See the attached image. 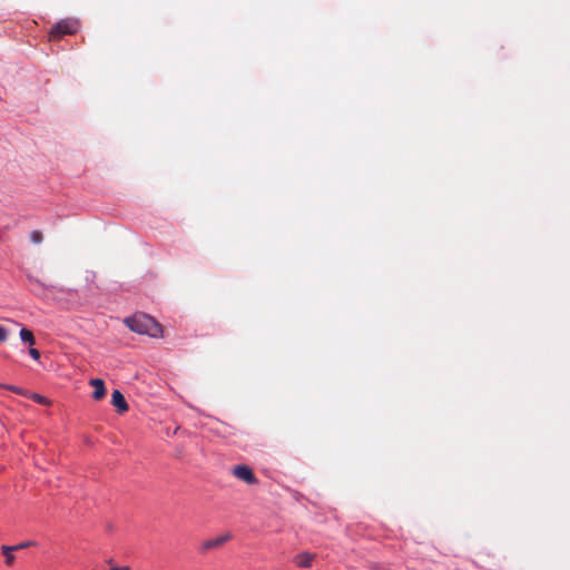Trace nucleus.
I'll list each match as a JSON object with an SVG mask.
<instances>
[{"instance_id":"obj_1","label":"nucleus","mask_w":570,"mask_h":570,"mask_svg":"<svg viewBox=\"0 0 570 570\" xmlns=\"http://www.w3.org/2000/svg\"><path fill=\"white\" fill-rule=\"evenodd\" d=\"M126 325L138 334H146L150 337H159L163 334L161 325L147 314H136L125 320Z\"/></svg>"},{"instance_id":"obj_2","label":"nucleus","mask_w":570,"mask_h":570,"mask_svg":"<svg viewBox=\"0 0 570 570\" xmlns=\"http://www.w3.org/2000/svg\"><path fill=\"white\" fill-rule=\"evenodd\" d=\"M78 28H79V23L77 20L63 19V20L57 22L52 27V29L49 33V38H50V40H59L60 38H62L66 35L76 33Z\"/></svg>"},{"instance_id":"obj_3","label":"nucleus","mask_w":570,"mask_h":570,"mask_svg":"<svg viewBox=\"0 0 570 570\" xmlns=\"http://www.w3.org/2000/svg\"><path fill=\"white\" fill-rule=\"evenodd\" d=\"M233 474L237 479L244 481L247 484L257 483V479H256L253 470L248 465L239 464V465L234 466Z\"/></svg>"},{"instance_id":"obj_4","label":"nucleus","mask_w":570,"mask_h":570,"mask_svg":"<svg viewBox=\"0 0 570 570\" xmlns=\"http://www.w3.org/2000/svg\"><path fill=\"white\" fill-rule=\"evenodd\" d=\"M232 538V535L229 533H225V534H222L217 538H214V539H209V540H206L202 543L200 546V552L203 553H206L208 552L209 550H214V549H218L220 548L224 543H226L227 541H229Z\"/></svg>"},{"instance_id":"obj_5","label":"nucleus","mask_w":570,"mask_h":570,"mask_svg":"<svg viewBox=\"0 0 570 570\" xmlns=\"http://www.w3.org/2000/svg\"><path fill=\"white\" fill-rule=\"evenodd\" d=\"M111 404L117 409L119 413L128 411V404L125 400L124 394L119 390H115L111 394Z\"/></svg>"},{"instance_id":"obj_6","label":"nucleus","mask_w":570,"mask_h":570,"mask_svg":"<svg viewBox=\"0 0 570 570\" xmlns=\"http://www.w3.org/2000/svg\"><path fill=\"white\" fill-rule=\"evenodd\" d=\"M89 384L95 389L92 393V399L96 401H99L105 397L106 395V387L105 383L100 379H92L90 380Z\"/></svg>"},{"instance_id":"obj_7","label":"nucleus","mask_w":570,"mask_h":570,"mask_svg":"<svg viewBox=\"0 0 570 570\" xmlns=\"http://www.w3.org/2000/svg\"><path fill=\"white\" fill-rule=\"evenodd\" d=\"M315 558V554L308 552H302L295 556L294 562L299 568H309Z\"/></svg>"},{"instance_id":"obj_8","label":"nucleus","mask_w":570,"mask_h":570,"mask_svg":"<svg viewBox=\"0 0 570 570\" xmlns=\"http://www.w3.org/2000/svg\"><path fill=\"white\" fill-rule=\"evenodd\" d=\"M1 551L4 556V562L7 566H12L14 560H16V557L14 554L12 553L14 550L11 546H2L1 548Z\"/></svg>"},{"instance_id":"obj_9","label":"nucleus","mask_w":570,"mask_h":570,"mask_svg":"<svg viewBox=\"0 0 570 570\" xmlns=\"http://www.w3.org/2000/svg\"><path fill=\"white\" fill-rule=\"evenodd\" d=\"M19 335H20L21 341L29 343L30 345H33L36 342L33 333L31 331H29L28 328H24V327L21 328Z\"/></svg>"},{"instance_id":"obj_10","label":"nucleus","mask_w":570,"mask_h":570,"mask_svg":"<svg viewBox=\"0 0 570 570\" xmlns=\"http://www.w3.org/2000/svg\"><path fill=\"white\" fill-rule=\"evenodd\" d=\"M37 546V542L36 541H23L21 543H18L16 546H11L13 548L14 551H18V550H21V549H27V548H30V547H36Z\"/></svg>"},{"instance_id":"obj_11","label":"nucleus","mask_w":570,"mask_h":570,"mask_svg":"<svg viewBox=\"0 0 570 570\" xmlns=\"http://www.w3.org/2000/svg\"><path fill=\"white\" fill-rule=\"evenodd\" d=\"M0 387L7 389L13 393L20 394V395H28V393L22 390L21 387L14 386V385H6L0 383Z\"/></svg>"},{"instance_id":"obj_12","label":"nucleus","mask_w":570,"mask_h":570,"mask_svg":"<svg viewBox=\"0 0 570 570\" xmlns=\"http://www.w3.org/2000/svg\"><path fill=\"white\" fill-rule=\"evenodd\" d=\"M27 396H30L35 402H37L39 404H42V405L49 404V400L40 394L32 393V394H28Z\"/></svg>"},{"instance_id":"obj_13","label":"nucleus","mask_w":570,"mask_h":570,"mask_svg":"<svg viewBox=\"0 0 570 570\" xmlns=\"http://www.w3.org/2000/svg\"><path fill=\"white\" fill-rule=\"evenodd\" d=\"M43 239V235L40 230H33L31 232L30 234V240L33 243V244H40Z\"/></svg>"},{"instance_id":"obj_14","label":"nucleus","mask_w":570,"mask_h":570,"mask_svg":"<svg viewBox=\"0 0 570 570\" xmlns=\"http://www.w3.org/2000/svg\"><path fill=\"white\" fill-rule=\"evenodd\" d=\"M8 338V331L6 327H3L2 325H0V343H3L6 342Z\"/></svg>"},{"instance_id":"obj_15","label":"nucleus","mask_w":570,"mask_h":570,"mask_svg":"<svg viewBox=\"0 0 570 570\" xmlns=\"http://www.w3.org/2000/svg\"><path fill=\"white\" fill-rule=\"evenodd\" d=\"M29 355L36 361L40 358V352L33 347L29 348Z\"/></svg>"},{"instance_id":"obj_16","label":"nucleus","mask_w":570,"mask_h":570,"mask_svg":"<svg viewBox=\"0 0 570 570\" xmlns=\"http://www.w3.org/2000/svg\"><path fill=\"white\" fill-rule=\"evenodd\" d=\"M111 570H129L128 567H115V568H111Z\"/></svg>"}]
</instances>
